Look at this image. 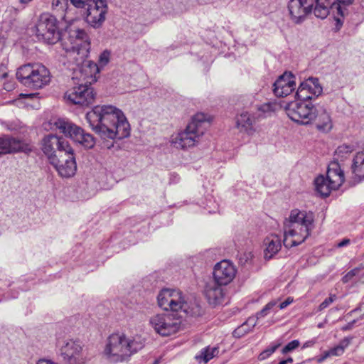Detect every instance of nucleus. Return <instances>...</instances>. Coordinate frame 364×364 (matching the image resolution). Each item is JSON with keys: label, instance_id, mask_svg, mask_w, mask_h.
I'll return each instance as SVG.
<instances>
[{"label": "nucleus", "instance_id": "obj_1", "mask_svg": "<svg viewBox=\"0 0 364 364\" xmlns=\"http://www.w3.org/2000/svg\"><path fill=\"white\" fill-rule=\"evenodd\" d=\"M86 119L102 139H122L130 134V125L124 113L114 106H95L86 114Z\"/></svg>", "mask_w": 364, "mask_h": 364}, {"label": "nucleus", "instance_id": "obj_2", "mask_svg": "<svg viewBox=\"0 0 364 364\" xmlns=\"http://www.w3.org/2000/svg\"><path fill=\"white\" fill-rule=\"evenodd\" d=\"M287 116L294 122L307 125L314 124L316 129L328 132L332 129V121L323 105L310 102H291L285 107Z\"/></svg>", "mask_w": 364, "mask_h": 364}, {"label": "nucleus", "instance_id": "obj_3", "mask_svg": "<svg viewBox=\"0 0 364 364\" xmlns=\"http://www.w3.org/2000/svg\"><path fill=\"white\" fill-rule=\"evenodd\" d=\"M314 223V215L312 212L292 210L284 222V247L289 248L304 242L310 236Z\"/></svg>", "mask_w": 364, "mask_h": 364}, {"label": "nucleus", "instance_id": "obj_4", "mask_svg": "<svg viewBox=\"0 0 364 364\" xmlns=\"http://www.w3.org/2000/svg\"><path fill=\"white\" fill-rule=\"evenodd\" d=\"M208 124L209 122L205 114L197 113L192 117L186 128L172 139V143L176 148L181 149L193 147L204 134Z\"/></svg>", "mask_w": 364, "mask_h": 364}, {"label": "nucleus", "instance_id": "obj_5", "mask_svg": "<svg viewBox=\"0 0 364 364\" xmlns=\"http://www.w3.org/2000/svg\"><path fill=\"white\" fill-rule=\"evenodd\" d=\"M16 77L24 86L40 89L50 80V72L40 63H28L21 66L16 72Z\"/></svg>", "mask_w": 364, "mask_h": 364}, {"label": "nucleus", "instance_id": "obj_6", "mask_svg": "<svg viewBox=\"0 0 364 364\" xmlns=\"http://www.w3.org/2000/svg\"><path fill=\"white\" fill-rule=\"evenodd\" d=\"M63 50L76 54V60L83 62L90 50V38L84 29H71L65 33L61 41Z\"/></svg>", "mask_w": 364, "mask_h": 364}, {"label": "nucleus", "instance_id": "obj_7", "mask_svg": "<svg viewBox=\"0 0 364 364\" xmlns=\"http://www.w3.org/2000/svg\"><path fill=\"white\" fill-rule=\"evenodd\" d=\"M36 35L39 41L53 45L62 41L64 34L59 28V21L49 13L42 14L36 24Z\"/></svg>", "mask_w": 364, "mask_h": 364}, {"label": "nucleus", "instance_id": "obj_8", "mask_svg": "<svg viewBox=\"0 0 364 364\" xmlns=\"http://www.w3.org/2000/svg\"><path fill=\"white\" fill-rule=\"evenodd\" d=\"M345 181L344 172L338 162H332L328 168L326 178L319 176L315 179L316 190L327 197L332 190L338 189Z\"/></svg>", "mask_w": 364, "mask_h": 364}, {"label": "nucleus", "instance_id": "obj_9", "mask_svg": "<svg viewBox=\"0 0 364 364\" xmlns=\"http://www.w3.org/2000/svg\"><path fill=\"white\" fill-rule=\"evenodd\" d=\"M150 324L155 331L162 336H168L178 332L181 319L173 313L156 314L150 318Z\"/></svg>", "mask_w": 364, "mask_h": 364}, {"label": "nucleus", "instance_id": "obj_10", "mask_svg": "<svg viewBox=\"0 0 364 364\" xmlns=\"http://www.w3.org/2000/svg\"><path fill=\"white\" fill-rule=\"evenodd\" d=\"M55 124L65 136H69L85 148L91 149L95 146V141L93 136L85 133L81 127L63 119H58Z\"/></svg>", "mask_w": 364, "mask_h": 364}, {"label": "nucleus", "instance_id": "obj_11", "mask_svg": "<svg viewBox=\"0 0 364 364\" xmlns=\"http://www.w3.org/2000/svg\"><path fill=\"white\" fill-rule=\"evenodd\" d=\"M85 21L95 28H100L108 11L107 0H87Z\"/></svg>", "mask_w": 364, "mask_h": 364}, {"label": "nucleus", "instance_id": "obj_12", "mask_svg": "<svg viewBox=\"0 0 364 364\" xmlns=\"http://www.w3.org/2000/svg\"><path fill=\"white\" fill-rule=\"evenodd\" d=\"M71 148L68 141L63 136L49 134L43 139L42 150L50 164L51 158L63 156V154Z\"/></svg>", "mask_w": 364, "mask_h": 364}, {"label": "nucleus", "instance_id": "obj_13", "mask_svg": "<svg viewBox=\"0 0 364 364\" xmlns=\"http://www.w3.org/2000/svg\"><path fill=\"white\" fill-rule=\"evenodd\" d=\"M126 343L127 336L124 334H112L108 338L105 352L114 361H122L129 357V348Z\"/></svg>", "mask_w": 364, "mask_h": 364}, {"label": "nucleus", "instance_id": "obj_14", "mask_svg": "<svg viewBox=\"0 0 364 364\" xmlns=\"http://www.w3.org/2000/svg\"><path fill=\"white\" fill-rule=\"evenodd\" d=\"M50 164L62 177L69 178L74 176L77 171V164L73 148L65 151L63 156L51 158Z\"/></svg>", "mask_w": 364, "mask_h": 364}, {"label": "nucleus", "instance_id": "obj_15", "mask_svg": "<svg viewBox=\"0 0 364 364\" xmlns=\"http://www.w3.org/2000/svg\"><path fill=\"white\" fill-rule=\"evenodd\" d=\"M65 97L74 105L88 106L94 102L95 93L90 84H81L69 89Z\"/></svg>", "mask_w": 364, "mask_h": 364}, {"label": "nucleus", "instance_id": "obj_16", "mask_svg": "<svg viewBox=\"0 0 364 364\" xmlns=\"http://www.w3.org/2000/svg\"><path fill=\"white\" fill-rule=\"evenodd\" d=\"M331 4L329 0H315L314 14L317 18H325L329 13V9H336V13L341 17H344L346 13V6L353 4L354 0H335Z\"/></svg>", "mask_w": 364, "mask_h": 364}, {"label": "nucleus", "instance_id": "obj_17", "mask_svg": "<svg viewBox=\"0 0 364 364\" xmlns=\"http://www.w3.org/2000/svg\"><path fill=\"white\" fill-rule=\"evenodd\" d=\"M60 355L66 361L65 364H85L81 355L82 346L78 341L65 340L58 341Z\"/></svg>", "mask_w": 364, "mask_h": 364}, {"label": "nucleus", "instance_id": "obj_18", "mask_svg": "<svg viewBox=\"0 0 364 364\" xmlns=\"http://www.w3.org/2000/svg\"><path fill=\"white\" fill-rule=\"evenodd\" d=\"M159 306L165 311L178 312L183 305V294L179 290L164 289L157 296Z\"/></svg>", "mask_w": 364, "mask_h": 364}, {"label": "nucleus", "instance_id": "obj_19", "mask_svg": "<svg viewBox=\"0 0 364 364\" xmlns=\"http://www.w3.org/2000/svg\"><path fill=\"white\" fill-rule=\"evenodd\" d=\"M315 0H289L288 9L291 19L296 23H300L304 18L314 10Z\"/></svg>", "mask_w": 364, "mask_h": 364}, {"label": "nucleus", "instance_id": "obj_20", "mask_svg": "<svg viewBox=\"0 0 364 364\" xmlns=\"http://www.w3.org/2000/svg\"><path fill=\"white\" fill-rule=\"evenodd\" d=\"M33 151V146L23 141L9 136L0 137V155L23 152L28 154Z\"/></svg>", "mask_w": 364, "mask_h": 364}, {"label": "nucleus", "instance_id": "obj_21", "mask_svg": "<svg viewBox=\"0 0 364 364\" xmlns=\"http://www.w3.org/2000/svg\"><path fill=\"white\" fill-rule=\"evenodd\" d=\"M236 269L228 260H223L218 262L213 269L214 282L220 285H227L230 283L235 277Z\"/></svg>", "mask_w": 364, "mask_h": 364}, {"label": "nucleus", "instance_id": "obj_22", "mask_svg": "<svg viewBox=\"0 0 364 364\" xmlns=\"http://www.w3.org/2000/svg\"><path fill=\"white\" fill-rule=\"evenodd\" d=\"M273 87L274 94L277 97H286L296 88L295 77L291 73L285 72L274 82Z\"/></svg>", "mask_w": 364, "mask_h": 364}, {"label": "nucleus", "instance_id": "obj_23", "mask_svg": "<svg viewBox=\"0 0 364 364\" xmlns=\"http://www.w3.org/2000/svg\"><path fill=\"white\" fill-rule=\"evenodd\" d=\"M222 286L215 282L208 283L205 285L204 293L210 305L217 306L223 303L224 292Z\"/></svg>", "mask_w": 364, "mask_h": 364}, {"label": "nucleus", "instance_id": "obj_24", "mask_svg": "<svg viewBox=\"0 0 364 364\" xmlns=\"http://www.w3.org/2000/svg\"><path fill=\"white\" fill-rule=\"evenodd\" d=\"M256 122L254 114L247 112H243L236 118V127L240 132L252 135L255 132V124Z\"/></svg>", "mask_w": 364, "mask_h": 364}, {"label": "nucleus", "instance_id": "obj_25", "mask_svg": "<svg viewBox=\"0 0 364 364\" xmlns=\"http://www.w3.org/2000/svg\"><path fill=\"white\" fill-rule=\"evenodd\" d=\"M267 246L264 250V258L270 259L276 255L282 247L281 239L277 235H271L264 240Z\"/></svg>", "mask_w": 364, "mask_h": 364}, {"label": "nucleus", "instance_id": "obj_26", "mask_svg": "<svg viewBox=\"0 0 364 364\" xmlns=\"http://www.w3.org/2000/svg\"><path fill=\"white\" fill-rule=\"evenodd\" d=\"M352 173L358 182L364 179V151L357 153L351 166Z\"/></svg>", "mask_w": 364, "mask_h": 364}, {"label": "nucleus", "instance_id": "obj_27", "mask_svg": "<svg viewBox=\"0 0 364 364\" xmlns=\"http://www.w3.org/2000/svg\"><path fill=\"white\" fill-rule=\"evenodd\" d=\"M179 311H182L189 317L197 318L203 314L202 306L196 301L187 302L183 296V305Z\"/></svg>", "mask_w": 364, "mask_h": 364}, {"label": "nucleus", "instance_id": "obj_28", "mask_svg": "<svg viewBox=\"0 0 364 364\" xmlns=\"http://www.w3.org/2000/svg\"><path fill=\"white\" fill-rule=\"evenodd\" d=\"M350 339L345 338L341 341L340 344L324 351L323 353L318 358V362L324 361L327 358L331 356H339L344 353L345 348L349 345Z\"/></svg>", "mask_w": 364, "mask_h": 364}, {"label": "nucleus", "instance_id": "obj_29", "mask_svg": "<svg viewBox=\"0 0 364 364\" xmlns=\"http://www.w3.org/2000/svg\"><path fill=\"white\" fill-rule=\"evenodd\" d=\"M145 340L141 336L135 335L132 337H127V348H129V357L142 349L144 346Z\"/></svg>", "mask_w": 364, "mask_h": 364}, {"label": "nucleus", "instance_id": "obj_30", "mask_svg": "<svg viewBox=\"0 0 364 364\" xmlns=\"http://www.w3.org/2000/svg\"><path fill=\"white\" fill-rule=\"evenodd\" d=\"M256 326V318L252 317H249L245 322H244L241 326L237 327L233 331V336L236 338H241L245 336L246 333H249L252 329Z\"/></svg>", "mask_w": 364, "mask_h": 364}, {"label": "nucleus", "instance_id": "obj_31", "mask_svg": "<svg viewBox=\"0 0 364 364\" xmlns=\"http://www.w3.org/2000/svg\"><path fill=\"white\" fill-rule=\"evenodd\" d=\"M304 82H308L309 89L306 87V90H307L309 95H312V97H318L321 95L323 88L320 85L318 78L311 77L304 81Z\"/></svg>", "mask_w": 364, "mask_h": 364}, {"label": "nucleus", "instance_id": "obj_32", "mask_svg": "<svg viewBox=\"0 0 364 364\" xmlns=\"http://www.w3.org/2000/svg\"><path fill=\"white\" fill-rule=\"evenodd\" d=\"M354 150L353 146L343 144L339 146L334 154V159L336 161H343L346 159Z\"/></svg>", "mask_w": 364, "mask_h": 364}, {"label": "nucleus", "instance_id": "obj_33", "mask_svg": "<svg viewBox=\"0 0 364 364\" xmlns=\"http://www.w3.org/2000/svg\"><path fill=\"white\" fill-rule=\"evenodd\" d=\"M308 82H301L299 87L296 92V97L301 100L300 102H307L308 100H312V95H309L307 90L306 87L309 89L308 87Z\"/></svg>", "mask_w": 364, "mask_h": 364}, {"label": "nucleus", "instance_id": "obj_34", "mask_svg": "<svg viewBox=\"0 0 364 364\" xmlns=\"http://www.w3.org/2000/svg\"><path fill=\"white\" fill-rule=\"evenodd\" d=\"M277 304V301L274 300L267 303L261 311L257 313L256 316L255 317L256 318V322L257 321L258 319L264 318L267 314H269L270 311L274 306H276Z\"/></svg>", "mask_w": 364, "mask_h": 364}, {"label": "nucleus", "instance_id": "obj_35", "mask_svg": "<svg viewBox=\"0 0 364 364\" xmlns=\"http://www.w3.org/2000/svg\"><path fill=\"white\" fill-rule=\"evenodd\" d=\"M218 353L217 348H206L201 350L200 357L203 358L205 363H208Z\"/></svg>", "mask_w": 364, "mask_h": 364}, {"label": "nucleus", "instance_id": "obj_36", "mask_svg": "<svg viewBox=\"0 0 364 364\" xmlns=\"http://www.w3.org/2000/svg\"><path fill=\"white\" fill-rule=\"evenodd\" d=\"M280 346V343L274 344L264 350H263L258 356V359L259 360H263L267 359L269 356H270L275 350Z\"/></svg>", "mask_w": 364, "mask_h": 364}, {"label": "nucleus", "instance_id": "obj_37", "mask_svg": "<svg viewBox=\"0 0 364 364\" xmlns=\"http://www.w3.org/2000/svg\"><path fill=\"white\" fill-rule=\"evenodd\" d=\"M277 107V105L274 102H267L261 105L258 107V110L263 113H267L275 111Z\"/></svg>", "mask_w": 364, "mask_h": 364}, {"label": "nucleus", "instance_id": "obj_38", "mask_svg": "<svg viewBox=\"0 0 364 364\" xmlns=\"http://www.w3.org/2000/svg\"><path fill=\"white\" fill-rule=\"evenodd\" d=\"M362 269V267H358L350 271H349L346 275L342 277L343 283L346 284L349 282Z\"/></svg>", "mask_w": 364, "mask_h": 364}, {"label": "nucleus", "instance_id": "obj_39", "mask_svg": "<svg viewBox=\"0 0 364 364\" xmlns=\"http://www.w3.org/2000/svg\"><path fill=\"white\" fill-rule=\"evenodd\" d=\"M300 345V343L298 340H293L291 342L288 343L282 350V353L283 354L288 353L296 348H297Z\"/></svg>", "mask_w": 364, "mask_h": 364}, {"label": "nucleus", "instance_id": "obj_40", "mask_svg": "<svg viewBox=\"0 0 364 364\" xmlns=\"http://www.w3.org/2000/svg\"><path fill=\"white\" fill-rule=\"evenodd\" d=\"M109 56L110 53L108 50L103 51L99 57V65L100 67H104L106 65L109 61Z\"/></svg>", "mask_w": 364, "mask_h": 364}, {"label": "nucleus", "instance_id": "obj_41", "mask_svg": "<svg viewBox=\"0 0 364 364\" xmlns=\"http://www.w3.org/2000/svg\"><path fill=\"white\" fill-rule=\"evenodd\" d=\"M337 296L336 294H330L328 298H326L318 306V310L322 311L327 308L331 304H332Z\"/></svg>", "mask_w": 364, "mask_h": 364}, {"label": "nucleus", "instance_id": "obj_42", "mask_svg": "<svg viewBox=\"0 0 364 364\" xmlns=\"http://www.w3.org/2000/svg\"><path fill=\"white\" fill-rule=\"evenodd\" d=\"M70 3L77 9H85L87 4V0H70Z\"/></svg>", "mask_w": 364, "mask_h": 364}, {"label": "nucleus", "instance_id": "obj_43", "mask_svg": "<svg viewBox=\"0 0 364 364\" xmlns=\"http://www.w3.org/2000/svg\"><path fill=\"white\" fill-rule=\"evenodd\" d=\"M293 301V299L291 297H288L284 301L280 303L279 309H285L287 306L291 304Z\"/></svg>", "mask_w": 364, "mask_h": 364}, {"label": "nucleus", "instance_id": "obj_44", "mask_svg": "<svg viewBox=\"0 0 364 364\" xmlns=\"http://www.w3.org/2000/svg\"><path fill=\"white\" fill-rule=\"evenodd\" d=\"M67 0H53L52 5L53 6L58 7L60 6L61 8H63V4H66Z\"/></svg>", "mask_w": 364, "mask_h": 364}, {"label": "nucleus", "instance_id": "obj_45", "mask_svg": "<svg viewBox=\"0 0 364 364\" xmlns=\"http://www.w3.org/2000/svg\"><path fill=\"white\" fill-rule=\"evenodd\" d=\"M316 340L315 338L310 341H307L304 343L302 348H306L313 346L316 343Z\"/></svg>", "mask_w": 364, "mask_h": 364}, {"label": "nucleus", "instance_id": "obj_46", "mask_svg": "<svg viewBox=\"0 0 364 364\" xmlns=\"http://www.w3.org/2000/svg\"><path fill=\"white\" fill-rule=\"evenodd\" d=\"M355 323V320H353V321L348 323L345 326L342 328V329L343 331L350 330L353 327Z\"/></svg>", "mask_w": 364, "mask_h": 364}, {"label": "nucleus", "instance_id": "obj_47", "mask_svg": "<svg viewBox=\"0 0 364 364\" xmlns=\"http://www.w3.org/2000/svg\"><path fill=\"white\" fill-rule=\"evenodd\" d=\"M350 243L349 239H343L341 242L338 244V247H343Z\"/></svg>", "mask_w": 364, "mask_h": 364}, {"label": "nucleus", "instance_id": "obj_48", "mask_svg": "<svg viewBox=\"0 0 364 364\" xmlns=\"http://www.w3.org/2000/svg\"><path fill=\"white\" fill-rule=\"evenodd\" d=\"M37 364H55L54 363L47 360H40Z\"/></svg>", "mask_w": 364, "mask_h": 364}, {"label": "nucleus", "instance_id": "obj_49", "mask_svg": "<svg viewBox=\"0 0 364 364\" xmlns=\"http://www.w3.org/2000/svg\"><path fill=\"white\" fill-rule=\"evenodd\" d=\"M335 19H336V24H337V26H338V25H339V26H341V25H342L343 22H342V21L341 20V18H339L338 17H335Z\"/></svg>", "mask_w": 364, "mask_h": 364}, {"label": "nucleus", "instance_id": "obj_50", "mask_svg": "<svg viewBox=\"0 0 364 364\" xmlns=\"http://www.w3.org/2000/svg\"><path fill=\"white\" fill-rule=\"evenodd\" d=\"M20 95L25 97H33L34 94H21Z\"/></svg>", "mask_w": 364, "mask_h": 364}, {"label": "nucleus", "instance_id": "obj_51", "mask_svg": "<svg viewBox=\"0 0 364 364\" xmlns=\"http://www.w3.org/2000/svg\"><path fill=\"white\" fill-rule=\"evenodd\" d=\"M284 361H287V364L291 363L293 362L292 358H288L287 359L284 360Z\"/></svg>", "mask_w": 364, "mask_h": 364}, {"label": "nucleus", "instance_id": "obj_52", "mask_svg": "<svg viewBox=\"0 0 364 364\" xmlns=\"http://www.w3.org/2000/svg\"><path fill=\"white\" fill-rule=\"evenodd\" d=\"M32 0H19V1L21 4H28V2L31 1Z\"/></svg>", "mask_w": 364, "mask_h": 364}, {"label": "nucleus", "instance_id": "obj_53", "mask_svg": "<svg viewBox=\"0 0 364 364\" xmlns=\"http://www.w3.org/2000/svg\"><path fill=\"white\" fill-rule=\"evenodd\" d=\"M278 364H287V361H284V360H281Z\"/></svg>", "mask_w": 364, "mask_h": 364}, {"label": "nucleus", "instance_id": "obj_54", "mask_svg": "<svg viewBox=\"0 0 364 364\" xmlns=\"http://www.w3.org/2000/svg\"><path fill=\"white\" fill-rule=\"evenodd\" d=\"M6 77H7V73H4V74L2 75V77H3V78H6Z\"/></svg>", "mask_w": 364, "mask_h": 364}, {"label": "nucleus", "instance_id": "obj_55", "mask_svg": "<svg viewBox=\"0 0 364 364\" xmlns=\"http://www.w3.org/2000/svg\"><path fill=\"white\" fill-rule=\"evenodd\" d=\"M158 363H159V361H158L157 360H156L154 361V364H158Z\"/></svg>", "mask_w": 364, "mask_h": 364}, {"label": "nucleus", "instance_id": "obj_56", "mask_svg": "<svg viewBox=\"0 0 364 364\" xmlns=\"http://www.w3.org/2000/svg\"><path fill=\"white\" fill-rule=\"evenodd\" d=\"M94 66L96 67L97 70H98V66L96 64H95Z\"/></svg>", "mask_w": 364, "mask_h": 364}]
</instances>
